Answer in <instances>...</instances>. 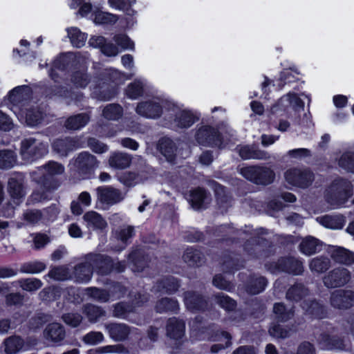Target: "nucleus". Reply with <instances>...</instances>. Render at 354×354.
<instances>
[{"label": "nucleus", "mask_w": 354, "mask_h": 354, "mask_svg": "<svg viewBox=\"0 0 354 354\" xmlns=\"http://www.w3.org/2000/svg\"><path fill=\"white\" fill-rule=\"evenodd\" d=\"M30 95V88L23 85L17 86L10 91L8 99L10 102V109L19 120L33 127L41 122L43 113L37 108L30 106L28 101Z\"/></svg>", "instance_id": "1"}, {"label": "nucleus", "mask_w": 354, "mask_h": 354, "mask_svg": "<svg viewBox=\"0 0 354 354\" xmlns=\"http://www.w3.org/2000/svg\"><path fill=\"white\" fill-rule=\"evenodd\" d=\"M64 167L60 163L50 161L44 166L37 168L31 173L33 180L39 187L31 195L32 202H40L48 198V193L57 187L55 180L57 176L62 174Z\"/></svg>", "instance_id": "2"}, {"label": "nucleus", "mask_w": 354, "mask_h": 354, "mask_svg": "<svg viewBox=\"0 0 354 354\" xmlns=\"http://www.w3.org/2000/svg\"><path fill=\"white\" fill-rule=\"evenodd\" d=\"M124 267L123 263H118L113 266L109 258L104 257L102 254H90L86 263L75 268L73 278L77 282L86 283L90 281L94 268L97 269L100 274H106L113 269L118 272H122Z\"/></svg>", "instance_id": "3"}, {"label": "nucleus", "mask_w": 354, "mask_h": 354, "mask_svg": "<svg viewBox=\"0 0 354 354\" xmlns=\"http://www.w3.org/2000/svg\"><path fill=\"white\" fill-rule=\"evenodd\" d=\"M171 108H174L172 100L165 97L157 96L139 102L136 111L144 118L157 119L164 113L168 114Z\"/></svg>", "instance_id": "4"}, {"label": "nucleus", "mask_w": 354, "mask_h": 354, "mask_svg": "<svg viewBox=\"0 0 354 354\" xmlns=\"http://www.w3.org/2000/svg\"><path fill=\"white\" fill-rule=\"evenodd\" d=\"M352 185L346 180H337L326 189L325 198L328 204L327 208L342 207L352 195Z\"/></svg>", "instance_id": "5"}, {"label": "nucleus", "mask_w": 354, "mask_h": 354, "mask_svg": "<svg viewBox=\"0 0 354 354\" xmlns=\"http://www.w3.org/2000/svg\"><path fill=\"white\" fill-rule=\"evenodd\" d=\"M174 108L169 109L168 115L172 117V122L176 127L187 129L199 120L201 114L193 109L179 106L173 101Z\"/></svg>", "instance_id": "6"}, {"label": "nucleus", "mask_w": 354, "mask_h": 354, "mask_svg": "<svg viewBox=\"0 0 354 354\" xmlns=\"http://www.w3.org/2000/svg\"><path fill=\"white\" fill-rule=\"evenodd\" d=\"M240 174L246 179L259 185H268L273 182L275 174L268 167L250 166L240 169Z\"/></svg>", "instance_id": "7"}, {"label": "nucleus", "mask_w": 354, "mask_h": 354, "mask_svg": "<svg viewBox=\"0 0 354 354\" xmlns=\"http://www.w3.org/2000/svg\"><path fill=\"white\" fill-rule=\"evenodd\" d=\"M47 153L48 145L39 139L29 138L21 142V156L27 162H32Z\"/></svg>", "instance_id": "8"}, {"label": "nucleus", "mask_w": 354, "mask_h": 354, "mask_svg": "<svg viewBox=\"0 0 354 354\" xmlns=\"http://www.w3.org/2000/svg\"><path fill=\"white\" fill-rule=\"evenodd\" d=\"M283 176L288 185L299 188L308 187L314 179L313 174L310 170L299 167L288 169Z\"/></svg>", "instance_id": "9"}, {"label": "nucleus", "mask_w": 354, "mask_h": 354, "mask_svg": "<svg viewBox=\"0 0 354 354\" xmlns=\"http://www.w3.org/2000/svg\"><path fill=\"white\" fill-rule=\"evenodd\" d=\"M195 139L199 145L206 147L223 148L227 145L217 130L207 125L201 126L196 130Z\"/></svg>", "instance_id": "10"}, {"label": "nucleus", "mask_w": 354, "mask_h": 354, "mask_svg": "<svg viewBox=\"0 0 354 354\" xmlns=\"http://www.w3.org/2000/svg\"><path fill=\"white\" fill-rule=\"evenodd\" d=\"M71 167L82 178H86L90 177L98 167V161L88 152H82L73 160Z\"/></svg>", "instance_id": "11"}, {"label": "nucleus", "mask_w": 354, "mask_h": 354, "mask_svg": "<svg viewBox=\"0 0 354 354\" xmlns=\"http://www.w3.org/2000/svg\"><path fill=\"white\" fill-rule=\"evenodd\" d=\"M304 102L294 93H288L281 97L271 108V113L277 114L279 112L289 113L290 111L299 112L303 110Z\"/></svg>", "instance_id": "12"}, {"label": "nucleus", "mask_w": 354, "mask_h": 354, "mask_svg": "<svg viewBox=\"0 0 354 354\" xmlns=\"http://www.w3.org/2000/svg\"><path fill=\"white\" fill-rule=\"evenodd\" d=\"M350 279L351 273L346 268H337L324 277V283L328 288H336L346 284Z\"/></svg>", "instance_id": "13"}, {"label": "nucleus", "mask_w": 354, "mask_h": 354, "mask_svg": "<svg viewBox=\"0 0 354 354\" xmlns=\"http://www.w3.org/2000/svg\"><path fill=\"white\" fill-rule=\"evenodd\" d=\"M209 331L207 329L203 330L200 337L198 338V339H210L214 342H218V344H215L211 347V352L212 353H216L220 350L224 349L227 347H229L231 345V335L225 331H217L214 335H212L211 337H206L209 335Z\"/></svg>", "instance_id": "14"}, {"label": "nucleus", "mask_w": 354, "mask_h": 354, "mask_svg": "<svg viewBox=\"0 0 354 354\" xmlns=\"http://www.w3.org/2000/svg\"><path fill=\"white\" fill-rule=\"evenodd\" d=\"M97 201L106 205H113L123 200L124 196L112 187L102 186L96 189Z\"/></svg>", "instance_id": "15"}, {"label": "nucleus", "mask_w": 354, "mask_h": 354, "mask_svg": "<svg viewBox=\"0 0 354 354\" xmlns=\"http://www.w3.org/2000/svg\"><path fill=\"white\" fill-rule=\"evenodd\" d=\"M269 269L273 273L286 272L296 275L301 274L304 270L302 263L292 257L281 259L275 263L274 268L271 267Z\"/></svg>", "instance_id": "16"}, {"label": "nucleus", "mask_w": 354, "mask_h": 354, "mask_svg": "<svg viewBox=\"0 0 354 354\" xmlns=\"http://www.w3.org/2000/svg\"><path fill=\"white\" fill-rule=\"evenodd\" d=\"M88 44L95 48H100L101 52L107 57H115L120 53L119 48L106 39L100 35L92 36L88 40Z\"/></svg>", "instance_id": "17"}, {"label": "nucleus", "mask_w": 354, "mask_h": 354, "mask_svg": "<svg viewBox=\"0 0 354 354\" xmlns=\"http://www.w3.org/2000/svg\"><path fill=\"white\" fill-rule=\"evenodd\" d=\"M331 305L337 308H347L354 305V292L337 290L334 291L330 298Z\"/></svg>", "instance_id": "18"}, {"label": "nucleus", "mask_w": 354, "mask_h": 354, "mask_svg": "<svg viewBox=\"0 0 354 354\" xmlns=\"http://www.w3.org/2000/svg\"><path fill=\"white\" fill-rule=\"evenodd\" d=\"M332 259L336 263L351 266L354 263V252L339 246H332L329 250Z\"/></svg>", "instance_id": "19"}, {"label": "nucleus", "mask_w": 354, "mask_h": 354, "mask_svg": "<svg viewBox=\"0 0 354 354\" xmlns=\"http://www.w3.org/2000/svg\"><path fill=\"white\" fill-rule=\"evenodd\" d=\"M299 248L302 254L311 256L322 250L323 243L314 236H308L302 239Z\"/></svg>", "instance_id": "20"}, {"label": "nucleus", "mask_w": 354, "mask_h": 354, "mask_svg": "<svg viewBox=\"0 0 354 354\" xmlns=\"http://www.w3.org/2000/svg\"><path fill=\"white\" fill-rule=\"evenodd\" d=\"M83 219L86 227L89 230H103L107 227L106 221L97 212L89 211L86 212Z\"/></svg>", "instance_id": "21"}, {"label": "nucleus", "mask_w": 354, "mask_h": 354, "mask_svg": "<svg viewBox=\"0 0 354 354\" xmlns=\"http://www.w3.org/2000/svg\"><path fill=\"white\" fill-rule=\"evenodd\" d=\"M8 192L15 205L19 203V200L24 196L23 177L18 175L11 177L8 182Z\"/></svg>", "instance_id": "22"}, {"label": "nucleus", "mask_w": 354, "mask_h": 354, "mask_svg": "<svg viewBox=\"0 0 354 354\" xmlns=\"http://www.w3.org/2000/svg\"><path fill=\"white\" fill-rule=\"evenodd\" d=\"M239 153L243 159L268 160L270 158L268 152L251 146H242L239 148Z\"/></svg>", "instance_id": "23"}, {"label": "nucleus", "mask_w": 354, "mask_h": 354, "mask_svg": "<svg viewBox=\"0 0 354 354\" xmlns=\"http://www.w3.org/2000/svg\"><path fill=\"white\" fill-rule=\"evenodd\" d=\"M185 323L176 318H171L167 325V334L174 339H180L185 335Z\"/></svg>", "instance_id": "24"}, {"label": "nucleus", "mask_w": 354, "mask_h": 354, "mask_svg": "<svg viewBox=\"0 0 354 354\" xmlns=\"http://www.w3.org/2000/svg\"><path fill=\"white\" fill-rule=\"evenodd\" d=\"M110 337L115 341L124 340L132 331L124 324H110L106 326Z\"/></svg>", "instance_id": "25"}, {"label": "nucleus", "mask_w": 354, "mask_h": 354, "mask_svg": "<svg viewBox=\"0 0 354 354\" xmlns=\"http://www.w3.org/2000/svg\"><path fill=\"white\" fill-rule=\"evenodd\" d=\"M4 352L6 354H16L21 350H27L22 338L19 336H11L3 342Z\"/></svg>", "instance_id": "26"}, {"label": "nucleus", "mask_w": 354, "mask_h": 354, "mask_svg": "<svg viewBox=\"0 0 354 354\" xmlns=\"http://www.w3.org/2000/svg\"><path fill=\"white\" fill-rule=\"evenodd\" d=\"M91 116L88 113H79L69 117L65 127L71 130H79L85 127L89 122Z\"/></svg>", "instance_id": "27"}, {"label": "nucleus", "mask_w": 354, "mask_h": 354, "mask_svg": "<svg viewBox=\"0 0 354 354\" xmlns=\"http://www.w3.org/2000/svg\"><path fill=\"white\" fill-rule=\"evenodd\" d=\"M67 37L69 38L71 44L76 48H81L84 46L87 40V34L82 32L77 27L66 28Z\"/></svg>", "instance_id": "28"}, {"label": "nucleus", "mask_w": 354, "mask_h": 354, "mask_svg": "<svg viewBox=\"0 0 354 354\" xmlns=\"http://www.w3.org/2000/svg\"><path fill=\"white\" fill-rule=\"evenodd\" d=\"M158 149L167 161L173 162L176 156V147L171 140L163 138L158 142Z\"/></svg>", "instance_id": "29"}, {"label": "nucleus", "mask_w": 354, "mask_h": 354, "mask_svg": "<svg viewBox=\"0 0 354 354\" xmlns=\"http://www.w3.org/2000/svg\"><path fill=\"white\" fill-rule=\"evenodd\" d=\"M78 147L77 142L72 138L57 140L53 145L54 150L61 156H66L68 151Z\"/></svg>", "instance_id": "30"}, {"label": "nucleus", "mask_w": 354, "mask_h": 354, "mask_svg": "<svg viewBox=\"0 0 354 354\" xmlns=\"http://www.w3.org/2000/svg\"><path fill=\"white\" fill-rule=\"evenodd\" d=\"M317 221L322 226L332 230L341 229L344 226V220L339 216L325 215L317 217Z\"/></svg>", "instance_id": "31"}, {"label": "nucleus", "mask_w": 354, "mask_h": 354, "mask_svg": "<svg viewBox=\"0 0 354 354\" xmlns=\"http://www.w3.org/2000/svg\"><path fill=\"white\" fill-rule=\"evenodd\" d=\"M44 337L53 342H59L65 336V332L63 327L57 323H53L48 326L44 330Z\"/></svg>", "instance_id": "32"}, {"label": "nucleus", "mask_w": 354, "mask_h": 354, "mask_svg": "<svg viewBox=\"0 0 354 354\" xmlns=\"http://www.w3.org/2000/svg\"><path fill=\"white\" fill-rule=\"evenodd\" d=\"M131 161V157L127 153H114L111 155L109 164L111 167L122 169L129 167Z\"/></svg>", "instance_id": "33"}, {"label": "nucleus", "mask_w": 354, "mask_h": 354, "mask_svg": "<svg viewBox=\"0 0 354 354\" xmlns=\"http://www.w3.org/2000/svg\"><path fill=\"white\" fill-rule=\"evenodd\" d=\"M91 19L97 24H113L118 21V17L115 15L96 8L91 13Z\"/></svg>", "instance_id": "34"}, {"label": "nucleus", "mask_w": 354, "mask_h": 354, "mask_svg": "<svg viewBox=\"0 0 354 354\" xmlns=\"http://www.w3.org/2000/svg\"><path fill=\"white\" fill-rule=\"evenodd\" d=\"M147 82L144 80H136L129 84L126 89L127 96L132 100H136L143 94Z\"/></svg>", "instance_id": "35"}, {"label": "nucleus", "mask_w": 354, "mask_h": 354, "mask_svg": "<svg viewBox=\"0 0 354 354\" xmlns=\"http://www.w3.org/2000/svg\"><path fill=\"white\" fill-rule=\"evenodd\" d=\"M185 303L187 308L190 310H203L205 301L203 300L199 295L194 292H187L185 295Z\"/></svg>", "instance_id": "36"}, {"label": "nucleus", "mask_w": 354, "mask_h": 354, "mask_svg": "<svg viewBox=\"0 0 354 354\" xmlns=\"http://www.w3.org/2000/svg\"><path fill=\"white\" fill-rule=\"evenodd\" d=\"M136 3V0H108V3L112 8L124 11L129 15L135 13L131 7Z\"/></svg>", "instance_id": "37"}, {"label": "nucleus", "mask_w": 354, "mask_h": 354, "mask_svg": "<svg viewBox=\"0 0 354 354\" xmlns=\"http://www.w3.org/2000/svg\"><path fill=\"white\" fill-rule=\"evenodd\" d=\"M205 199V191L201 188H198L190 192L188 201L194 209H200L204 207Z\"/></svg>", "instance_id": "38"}, {"label": "nucleus", "mask_w": 354, "mask_h": 354, "mask_svg": "<svg viewBox=\"0 0 354 354\" xmlns=\"http://www.w3.org/2000/svg\"><path fill=\"white\" fill-rule=\"evenodd\" d=\"M123 113L122 106L116 104H110L104 107L102 115L104 118L109 120H118Z\"/></svg>", "instance_id": "39"}, {"label": "nucleus", "mask_w": 354, "mask_h": 354, "mask_svg": "<svg viewBox=\"0 0 354 354\" xmlns=\"http://www.w3.org/2000/svg\"><path fill=\"white\" fill-rule=\"evenodd\" d=\"M178 286V281L174 278L169 277L160 281L154 288L156 291L172 293L177 290Z\"/></svg>", "instance_id": "40"}, {"label": "nucleus", "mask_w": 354, "mask_h": 354, "mask_svg": "<svg viewBox=\"0 0 354 354\" xmlns=\"http://www.w3.org/2000/svg\"><path fill=\"white\" fill-rule=\"evenodd\" d=\"M27 315H19L18 313H15L13 316V323L11 324L8 319L0 320V334H6L8 332L10 328H15L18 324L21 323Z\"/></svg>", "instance_id": "41"}, {"label": "nucleus", "mask_w": 354, "mask_h": 354, "mask_svg": "<svg viewBox=\"0 0 354 354\" xmlns=\"http://www.w3.org/2000/svg\"><path fill=\"white\" fill-rule=\"evenodd\" d=\"M16 162V155L10 150L0 151V168L8 169L12 167Z\"/></svg>", "instance_id": "42"}, {"label": "nucleus", "mask_w": 354, "mask_h": 354, "mask_svg": "<svg viewBox=\"0 0 354 354\" xmlns=\"http://www.w3.org/2000/svg\"><path fill=\"white\" fill-rule=\"evenodd\" d=\"M267 281L264 277L252 278L248 286L247 291L252 295L259 294L265 289Z\"/></svg>", "instance_id": "43"}, {"label": "nucleus", "mask_w": 354, "mask_h": 354, "mask_svg": "<svg viewBox=\"0 0 354 354\" xmlns=\"http://www.w3.org/2000/svg\"><path fill=\"white\" fill-rule=\"evenodd\" d=\"M330 260L326 257H317L310 261V268L313 272L321 273L328 269Z\"/></svg>", "instance_id": "44"}, {"label": "nucleus", "mask_w": 354, "mask_h": 354, "mask_svg": "<svg viewBox=\"0 0 354 354\" xmlns=\"http://www.w3.org/2000/svg\"><path fill=\"white\" fill-rule=\"evenodd\" d=\"M46 277H49L57 281H63L73 278L68 272V268L66 266H58L52 268Z\"/></svg>", "instance_id": "45"}, {"label": "nucleus", "mask_w": 354, "mask_h": 354, "mask_svg": "<svg viewBox=\"0 0 354 354\" xmlns=\"http://www.w3.org/2000/svg\"><path fill=\"white\" fill-rule=\"evenodd\" d=\"M307 289L301 283H297L289 288L286 297L288 299L299 301L307 295Z\"/></svg>", "instance_id": "46"}, {"label": "nucleus", "mask_w": 354, "mask_h": 354, "mask_svg": "<svg viewBox=\"0 0 354 354\" xmlns=\"http://www.w3.org/2000/svg\"><path fill=\"white\" fill-rule=\"evenodd\" d=\"M273 311L276 319L281 322L288 320L293 315L292 309H287V308L281 303L274 304Z\"/></svg>", "instance_id": "47"}, {"label": "nucleus", "mask_w": 354, "mask_h": 354, "mask_svg": "<svg viewBox=\"0 0 354 354\" xmlns=\"http://www.w3.org/2000/svg\"><path fill=\"white\" fill-rule=\"evenodd\" d=\"M89 81L88 75L80 71L74 72L71 78V83L77 88H85Z\"/></svg>", "instance_id": "48"}, {"label": "nucleus", "mask_w": 354, "mask_h": 354, "mask_svg": "<svg viewBox=\"0 0 354 354\" xmlns=\"http://www.w3.org/2000/svg\"><path fill=\"white\" fill-rule=\"evenodd\" d=\"M20 287L26 291L32 292L39 289L43 283L37 278H28L19 281Z\"/></svg>", "instance_id": "49"}, {"label": "nucleus", "mask_w": 354, "mask_h": 354, "mask_svg": "<svg viewBox=\"0 0 354 354\" xmlns=\"http://www.w3.org/2000/svg\"><path fill=\"white\" fill-rule=\"evenodd\" d=\"M104 75L115 84L123 83L126 80L130 79L133 76V74L128 75L114 68L105 69Z\"/></svg>", "instance_id": "50"}, {"label": "nucleus", "mask_w": 354, "mask_h": 354, "mask_svg": "<svg viewBox=\"0 0 354 354\" xmlns=\"http://www.w3.org/2000/svg\"><path fill=\"white\" fill-rule=\"evenodd\" d=\"M339 165L346 171L354 172V153H343L339 160Z\"/></svg>", "instance_id": "51"}, {"label": "nucleus", "mask_w": 354, "mask_h": 354, "mask_svg": "<svg viewBox=\"0 0 354 354\" xmlns=\"http://www.w3.org/2000/svg\"><path fill=\"white\" fill-rule=\"evenodd\" d=\"M113 40L123 50H133L135 48L134 42L126 35H116Z\"/></svg>", "instance_id": "52"}, {"label": "nucleus", "mask_w": 354, "mask_h": 354, "mask_svg": "<svg viewBox=\"0 0 354 354\" xmlns=\"http://www.w3.org/2000/svg\"><path fill=\"white\" fill-rule=\"evenodd\" d=\"M178 304L177 301L168 298L162 299L156 306L157 311L162 313L164 311H175L178 309Z\"/></svg>", "instance_id": "53"}, {"label": "nucleus", "mask_w": 354, "mask_h": 354, "mask_svg": "<svg viewBox=\"0 0 354 354\" xmlns=\"http://www.w3.org/2000/svg\"><path fill=\"white\" fill-rule=\"evenodd\" d=\"M91 86L93 88L92 94L93 97L100 100H109L113 95V94L107 92L104 82H103L102 86L93 84Z\"/></svg>", "instance_id": "54"}, {"label": "nucleus", "mask_w": 354, "mask_h": 354, "mask_svg": "<svg viewBox=\"0 0 354 354\" xmlns=\"http://www.w3.org/2000/svg\"><path fill=\"white\" fill-rule=\"evenodd\" d=\"M183 259L191 266H198L201 261V256L197 250L190 248L185 250Z\"/></svg>", "instance_id": "55"}, {"label": "nucleus", "mask_w": 354, "mask_h": 354, "mask_svg": "<svg viewBox=\"0 0 354 354\" xmlns=\"http://www.w3.org/2000/svg\"><path fill=\"white\" fill-rule=\"evenodd\" d=\"M85 292L88 296L101 302H105L108 301L109 298V295L105 290L95 288H86Z\"/></svg>", "instance_id": "56"}, {"label": "nucleus", "mask_w": 354, "mask_h": 354, "mask_svg": "<svg viewBox=\"0 0 354 354\" xmlns=\"http://www.w3.org/2000/svg\"><path fill=\"white\" fill-rule=\"evenodd\" d=\"M46 265L43 262L35 261L24 264L21 268V271L26 273L37 274L46 269Z\"/></svg>", "instance_id": "57"}, {"label": "nucleus", "mask_w": 354, "mask_h": 354, "mask_svg": "<svg viewBox=\"0 0 354 354\" xmlns=\"http://www.w3.org/2000/svg\"><path fill=\"white\" fill-rule=\"evenodd\" d=\"M216 300L219 306L226 310H232L235 308V301L223 293L217 295Z\"/></svg>", "instance_id": "58"}, {"label": "nucleus", "mask_w": 354, "mask_h": 354, "mask_svg": "<svg viewBox=\"0 0 354 354\" xmlns=\"http://www.w3.org/2000/svg\"><path fill=\"white\" fill-rule=\"evenodd\" d=\"M118 179L127 186H133L142 181V179L133 172H125L120 176Z\"/></svg>", "instance_id": "59"}, {"label": "nucleus", "mask_w": 354, "mask_h": 354, "mask_svg": "<svg viewBox=\"0 0 354 354\" xmlns=\"http://www.w3.org/2000/svg\"><path fill=\"white\" fill-rule=\"evenodd\" d=\"M298 75L299 73L292 68L283 70L281 73L279 77L281 86L295 82L298 79Z\"/></svg>", "instance_id": "60"}, {"label": "nucleus", "mask_w": 354, "mask_h": 354, "mask_svg": "<svg viewBox=\"0 0 354 354\" xmlns=\"http://www.w3.org/2000/svg\"><path fill=\"white\" fill-rule=\"evenodd\" d=\"M85 313L91 322H95L104 315V312L100 308L93 305L86 306Z\"/></svg>", "instance_id": "61"}, {"label": "nucleus", "mask_w": 354, "mask_h": 354, "mask_svg": "<svg viewBox=\"0 0 354 354\" xmlns=\"http://www.w3.org/2000/svg\"><path fill=\"white\" fill-rule=\"evenodd\" d=\"M133 235V227L132 226H124L115 232V238L121 241L123 244H124L129 238H131Z\"/></svg>", "instance_id": "62"}, {"label": "nucleus", "mask_w": 354, "mask_h": 354, "mask_svg": "<svg viewBox=\"0 0 354 354\" xmlns=\"http://www.w3.org/2000/svg\"><path fill=\"white\" fill-rule=\"evenodd\" d=\"M55 95L64 97L66 98H70V100L68 102V104H71L74 102L75 104H77V102H80L83 98V95L80 93H75L72 91H67L61 88L59 90L57 93Z\"/></svg>", "instance_id": "63"}, {"label": "nucleus", "mask_w": 354, "mask_h": 354, "mask_svg": "<svg viewBox=\"0 0 354 354\" xmlns=\"http://www.w3.org/2000/svg\"><path fill=\"white\" fill-rule=\"evenodd\" d=\"M88 147L95 153H102L108 150V146L95 138H89L88 140Z\"/></svg>", "instance_id": "64"}]
</instances>
